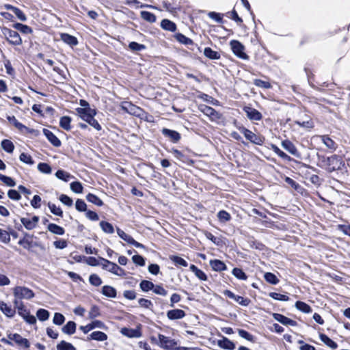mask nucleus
I'll return each instance as SVG.
<instances>
[{
	"label": "nucleus",
	"instance_id": "16",
	"mask_svg": "<svg viewBox=\"0 0 350 350\" xmlns=\"http://www.w3.org/2000/svg\"><path fill=\"white\" fill-rule=\"evenodd\" d=\"M39 221L38 216H33L31 219L21 217V222L27 230H32L35 228Z\"/></svg>",
	"mask_w": 350,
	"mask_h": 350
},
{
	"label": "nucleus",
	"instance_id": "5",
	"mask_svg": "<svg viewBox=\"0 0 350 350\" xmlns=\"http://www.w3.org/2000/svg\"><path fill=\"white\" fill-rule=\"evenodd\" d=\"M233 53L242 59H247L248 55L244 52L245 46L238 40H231L230 42Z\"/></svg>",
	"mask_w": 350,
	"mask_h": 350
},
{
	"label": "nucleus",
	"instance_id": "26",
	"mask_svg": "<svg viewBox=\"0 0 350 350\" xmlns=\"http://www.w3.org/2000/svg\"><path fill=\"white\" fill-rule=\"evenodd\" d=\"M161 27L163 29L171 32H174L176 30V25L168 19H163L161 22Z\"/></svg>",
	"mask_w": 350,
	"mask_h": 350
},
{
	"label": "nucleus",
	"instance_id": "4",
	"mask_svg": "<svg viewBox=\"0 0 350 350\" xmlns=\"http://www.w3.org/2000/svg\"><path fill=\"white\" fill-rule=\"evenodd\" d=\"M13 294L16 298L20 299H30L35 296L34 293L31 289L25 286H16L13 289Z\"/></svg>",
	"mask_w": 350,
	"mask_h": 350
},
{
	"label": "nucleus",
	"instance_id": "10",
	"mask_svg": "<svg viewBox=\"0 0 350 350\" xmlns=\"http://www.w3.org/2000/svg\"><path fill=\"white\" fill-rule=\"evenodd\" d=\"M95 328L106 329L107 327L103 321L99 320L93 321L85 326L81 325L79 327V329H81L84 334L88 333L90 331Z\"/></svg>",
	"mask_w": 350,
	"mask_h": 350
},
{
	"label": "nucleus",
	"instance_id": "18",
	"mask_svg": "<svg viewBox=\"0 0 350 350\" xmlns=\"http://www.w3.org/2000/svg\"><path fill=\"white\" fill-rule=\"evenodd\" d=\"M162 134L168 137L173 143H177L180 139V135L178 132L169 129H163Z\"/></svg>",
	"mask_w": 350,
	"mask_h": 350
},
{
	"label": "nucleus",
	"instance_id": "36",
	"mask_svg": "<svg viewBox=\"0 0 350 350\" xmlns=\"http://www.w3.org/2000/svg\"><path fill=\"white\" fill-rule=\"evenodd\" d=\"M13 27L23 33L28 34L32 32V29L30 27L22 23H15L13 25Z\"/></svg>",
	"mask_w": 350,
	"mask_h": 350
},
{
	"label": "nucleus",
	"instance_id": "32",
	"mask_svg": "<svg viewBox=\"0 0 350 350\" xmlns=\"http://www.w3.org/2000/svg\"><path fill=\"white\" fill-rule=\"evenodd\" d=\"M204 55L210 59H219L220 58V54L218 52L213 51L210 47H206L204 49Z\"/></svg>",
	"mask_w": 350,
	"mask_h": 350
},
{
	"label": "nucleus",
	"instance_id": "47",
	"mask_svg": "<svg viewBox=\"0 0 350 350\" xmlns=\"http://www.w3.org/2000/svg\"><path fill=\"white\" fill-rule=\"evenodd\" d=\"M321 140L323 143L330 149H335L336 148V144L335 142L327 135H322L321 136Z\"/></svg>",
	"mask_w": 350,
	"mask_h": 350
},
{
	"label": "nucleus",
	"instance_id": "11",
	"mask_svg": "<svg viewBox=\"0 0 350 350\" xmlns=\"http://www.w3.org/2000/svg\"><path fill=\"white\" fill-rule=\"evenodd\" d=\"M117 233L121 239H122L124 241H125L128 243L131 244L136 247H139V248L145 247V246L143 244L136 241L131 236L127 234L126 233H125L122 230L120 229L119 228H117Z\"/></svg>",
	"mask_w": 350,
	"mask_h": 350
},
{
	"label": "nucleus",
	"instance_id": "41",
	"mask_svg": "<svg viewBox=\"0 0 350 350\" xmlns=\"http://www.w3.org/2000/svg\"><path fill=\"white\" fill-rule=\"evenodd\" d=\"M217 218L221 223H226L231 219V215L226 211H220L217 213Z\"/></svg>",
	"mask_w": 350,
	"mask_h": 350
},
{
	"label": "nucleus",
	"instance_id": "25",
	"mask_svg": "<svg viewBox=\"0 0 350 350\" xmlns=\"http://www.w3.org/2000/svg\"><path fill=\"white\" fill-rule=\"evenodd\" d=\"M217 343L221 348L224 349L233 350L235 348L234 343L226 337H223L221 340H218Z\"/></svg>",
	"mask_w": 350,
	"mask_h": 350
},
{
	"label": "nucleus",
	"instance_id": "53",
	"mask_svg": "<svg viewBox=\"0 0 350 350\" xmlns=\"http://www.w3.org/2000/svg\"><path fill=\"white\" fill-rule=\"evenodd\" d=\"M48 206L51 211V212L57 216L62 217L63 216V211L61 209L60 207L56 206L55 204H52L51 202L48 203Z\"/></svg>",
	"mask_w": 350,
	"mask_h": 350
},
{
	"label": "nucleus",
	"instance_id": "59",
	"mask_svg": "<svg viewBox=\"0 0 350 350\" xmlns=\"http://www.w3.org/2000/svg\"><path fill=\"white\" fill-rule=\"evenodd\" d=\"M121 333L130 338L138 337L139 335L137 334V331L132 329L123 328L121 330Z\"/></svg>",
	"mask_w": 350,
	"mask_h": 350
},
{
	"label": "nucleus",
	"instance_id": "3",
	"mask_svg": "<svg viewBox=\"0 0 350 350\" xmlns=\"http://www.w3.org/2000/svg\"><path fill=\"white\" fill-rule=\"evenodd\" d=\"M327 170L329 172H334L341 170L345 165V163L342 158L338 155H332L327 158Z\"/></svg>",
	"mask_w": 350,
	"mask_h": 350
},
{
	"label": "nucleus",
	"instance_id": "37",
	"mask_svg": "<svg viewBox=\"0 0 350 350\" xmlns=\"http://www.w3.org/2000/svg\"><path fill=\"white\" fill-rule=\"evenodd\" d=\"M57 350H77L70 342L65 340L60 341L56 346Z\"/></svg>",
	"mask_w": 350,
	"mask_h": 350
},
{
	"label": "nucleus",
	"instance_id": "60",
	"mask_svg": "<svg viewBox=\"0 0 350 350\" xmlns=\"http://www.w3.org/2000/svg\"><path fill=\"white\" fill-rule=\"evenodd\" d=\"M55 176L57 178L66 182H67L70 177V174L62 170H57L55 173Z\"/></svg>",
	"mask_w": 350,
	"mask_h": 350
},
{
	"label": "nucleus",
	"instance_id": "8",
	"mask_svg": "<svg viewBox=\"0 0 350 350\" xmlns=\"http://www.w3.org/2000/svg\"><path fill=\"white\" fill-rule=\"evenodd\" d=\"M10 340H14L15 343L20 347L28 349L30 347V342L27 338H23L18 334H10L8 335Z\"/></svg>",
	"mask_w": 350,
	"mask_h": 350
},
{
	"label": "nucleus",
	"instance_id": "61",
	"mask_svg": "<svg viewBox=\"0 0 350 350\" xmlns=\"http://www.w3.org/2000/svg\"><path fill=\"white\" fill-rule=\"evenodd\" d=\"M238 333L241 337L246 339L247 340L250 341V342L254 341V337L251 334H250L248 332H247L244 329H239Z\"/></svg>",
	"mask_w": 350,
	"mask_h": 350
},
{
	"label": "nucleus",
	"instance_id": "63",
	"mask_svg": "<svg viewBox=\"0 0 350 350\" xmlns=\"http://www.w3.org/2000/svg\"><path fill=\"white\" fill-rule=\"evenodd\" d=\"M59 200L62 203L68 206H72L73 204L72 199L66 194H62L59 196Z\"/></svg>",
	"mask_w": 350,
	"mask_h": 350
},
{
	"label": "nucleus",
	"instance_id": "57",
	"mask_svg": "<svg viewBox=\"0 0 350 350\" xmlns=\"http://www.w3.org/2000/svg\"><path fill=\"white\" fill-rule=\"evenodd\" d=\"M75 208L79 212H86L87 211V204L86 203L81 199H77L75 202Z\"/></svg>",
	"mask_w": 350,
	"mask_h": 350
},
{
	"label": "nucleus",
	"instance_id": "56",
	"mask_svg": "<svg viewBox=\"0 0 350 350\" xmlns=\"http://www.w3.org/2000/svg\"><path fill=\"white\" fill-rule=\"evenodd\" d=\"M254 84L257 87L265 89H269L271 88V85L269 81H262L258 79H256L254 80Z\"/></svg>",
	"mask_w": 350,
	"mask_h": 350
},
{
	"label": "nucleus",
	"instance_id": "64",
	"mask_svg": "<svg viewBox=\"0 0 350 350\" xmlns=\"http://www.w3.org/2000/svg\"><path fill=\"white\" fill-rule=\"evenodd\" d=\"M138 304L141 307L148 309H151L153 306V304L150 300L144 298H140L138 300Z\"/></svg>",
	"mask_w": 350,
	"mask_h": 350
},
{
	"label": "nucleus",
	"instance_id": "1",
	"mask_svg": "<svg viewBox=\"0 0 350 350\" xmlns=\"http://www.w3.org/2000/svg\"><path fill=\"white\" fill-rule=\"evenodd\" d=\"M238 129L251 143L260 146L263 144L265 141L264 137L254 133L252 131L243 126H239Z\"/></svg>",
	"mask_w": 350,
	"mask_h": 350
},
{
	"label": "nucleus",
	"instance_id": "55",
	"mask_svg": "<svg viewBox=\"0 0 350 350\" xmlns=\"http://www.w3.org/2000/svg\"><path fill=\"white\" fill-rule=\"evenodd\" d=\"M38 169L40 172L47 174H51L52 171L51 166L46 163H40Z\"/></svg>",
	"mask_w": 350,
	"mask_h": 350
},
{
	"label": "nucleus",
	"instance_id": "33",
	"mask_svg": "<svg viewBox=\"0 0 350 350\" xmlns=\"http://www.w3.org/2000/svg\"><path fill=\"white\" fill-rule=\"evenodd\" d=\"M99 225L100 228L105 233L113 234L114 232V228L111 224L105 221H101Z\"/></svg>",
	"mask_w": 350,
	"mask_h": 350
},
{
	"label": "nucleus",
	"instance_id": "42",
	"mask_svg": "<svg viewBox=\"0 0 350 350\" xmlns=\"http://www.w3.org/2000/svg\"><path fill=\"white\" fill-rule=\"evenodd\" d=\"M140 288L144 292L152 290L154 287V284L148 280H144L139 284Z\"/></svg>",
	"mask_w": 350,
	"mask_h": 350
},
{
	"label": "nucleus",
	"instance_id": "51",
	"mask_svg": "<svg viewBox=\"0 0 350 350\" xmlns=\"http://www.w3.org/2000/svg\"><path fill=\"white\" fill-rule=\"evenodd\" d=\"M0 180L8 187H14L16 182L11 177L0 174Z\"/></svg>",
	"mask_w": 350,
	"mask_h": 350
},
{
	"label": "nucleus",
	"instance_id": "23",
	"mask_svg": "<svg viewBox=\"0 0 350 350\" xmlns=\"http://www.w3.org/2000/svg\"><path fill=\"white\" fill-rule=\"evenodd\" d=\"M107 335L103 332H100V331H96V332H93L91 334L89 335V336H88V338L87 340H97V341H105L107 339Z\"/></svg>",
	"mask_w": 350,
	"mask_h": 350
},
{
	"label": "nucleus",
	"instance_id": "6",
	"mask_svg": "<svg viewBox=\"0 0 350 350\" xmlns=\"http://www.w3.org/2000/svg\"><path fill=\"white\" fill-rule=\"evenodd\" d=\"M18 314L29 324L33 325L36 323V319L31 315L29 312L25 308L23 303H20V307L17 309Z\"/></svg>",
	"mask_w": 350,
	"mask_h": 350
},
{
	"label": "nucleus",
	"instance_id": "21",
	"mask_svg": "<svg viewBox=\"0 0 350 350\" xmlns=\"http://www.w3.org/2000/svg\"><path fill=\"white\" fill-rule=\"evenodd\" d=\"M61 40L70 46H77L78 44V40L76 37L66 33L60 34Z\"/></svg>",
	"mask_w": 350,
	"mask_h": 350
},
{
	"label": "nucleus",
	"instance_id": "27",
	"mask_svg": "<svg viewBox=\"0 0 350 350\" xmlns=\"http://www.w3.org/2000/svg\"><path fill=\"white\" fill-rule=\"evenodd\" d=\"M0 310L8 317H12L15 314V310L2 301H0Z\"/></svg>",
	"mask_w": 350,
	"mask_h": 350
},
{
	"label": "nucleus",
	"instance_id": "43",
	"mask_svg": "<svg viewBox=\"0 0 350 350\" xmlns=\"http://www.w3.org/2000/svg\"><path fill=\"white\" fill-rule=\"evenodd\" d=\"M176 39L180 43L185 44V45H189L193 44V41L191 39L186 37L185 35L178 33L175 35Z\"/></svg>",
	"mask_w": 350,
	"mask_h": 350
},
{
	"label": "nucleus",
	"instance_id": "44",
	"mask_svg": "<svg viewBox=\"0 0 350 350\" xmlns=\"http://www.w3.org/2000/svg\"><path fill=\"white\" fill-rule=\"evenodd\" d=\"M49 312L45 309L40 308L38 310L36 316L41 321H46L49 318Z\"/></svg>",
	"mask_w": 350,
	"mask_h": 350
},
{
	"label": "nucleus",
	"instance_id": "54",
	"mask_svg": "<svg viewBox=\"0 0 350 350\" xmlns=\"http://www.w3.org/2000/svg\"><path fill=\"white\" fill-rule=\"evenodd\" d=\"M100 315L99 308L97 306H92L88 313V317L90 319H94Z\"/></svg>",
	"mask_w": 350,
	"mask_h": 350
},
{
	"label": "nucleus",
	"instance_id": "29",
	"mask_svg": "<svg viewBox=\"0 0 350 350\" xmlns=\"http://www.w3.org/2000/svg\"><path fill=\"white\" fill-rule=\"evenodd\" d=\"M76 323L74 321H68L62 329V331L66 334H73L76 331Z\"/></svg>",
	"mask_w": 350,
	"mask_h": 350
},
{
	"label": "nucleus",
	"instance_id": "48",
	"mask_svg": "<svg viewBox=\"0 0 350 350\" xmlns=\"http://www.w3.org/2000/svg\"><path fill=\"white\" fill-rule=\"evenodd\" d=\"M264 278L267 282L271 284H277L279 282V280L277 278L276 275L270 272L266 273Z\"/></svg>",
	"mask_w": 350,
	"mask_h": 350
},
{
	"label": "nucleus",
	"instance_id": "28",
	"mask_svg": "<svg viewBox=\"0 0 350 350\" xmlns=\"http://www.w3.org/2000/svg\"><path fill=\"white\" fill-rule=\"evenodd\" d=\"M102 293L105 296H106L107 297H110V298H115L117 295V291H116V288L111 286H108V285H105V286H103Z\"/></svg>",
	"mask_w": 350,
	"mask_h": 350
},
{
	"label": "nucleus",
	"instance_id": "9",
	"mask_svg": "<svg viewBox=\"0 0 350 350\" xmlns=\"http://www.w3.org/2000/svg\"><path fill=\"white\" fill-rule=\"evenodd\" d=\"M282 147L288 151L290 154L297 158H301V153L298 151L294 144L288 139H285L281 142Z\"/></svg>",
	"mask_w": 350,
	"mask_h": 350
},
{
	"label": "nucleus",
	"instance_id": "50",
	"mask_svg": "<svg viewBox=\"0 0 350 350\" xmlns=\"http://www.w3.org/2000/svg\"><path fill=\"white\" fill-rule=\"evenodd\" d=\"M122 109L131 114H135L137 111L139 109V107L130 103H126L125 105L122 106Z\"/></svg>",
	"mask_w": 350,
	"mask_h": 350
},
{
	"label": "nucleus",
	"instance_id": "30",
	"mask_svg": "<svg viewBox=\"0 0 350 350\" xmlns=\"http://www.w3.org/2000/svg\"><path fill=\"white\" fill-rule=\"evenodd\" d=\"M47 229L51 232L57 235H63L65 233V230L62 227L52 223L48 225Z\"/></svg>",
	"mask_w": 350,
	"mask_h": 350
},
{
	"label": "nucleus",
	"instance_id": "49",
	"mask_svg": "<svg viewBox=\"0 0 350 350\" xmlns=\"http://www.w3.org/2000/svg\"><path fill=\"white\" fill-rule=\"evenodd\" d=\"M70 189L76 193H81L83 192V185L79 181H75L70 183Z\"/></svg>",
	"mask_w": 350,
	"mask_h": 350
},
{
	"label": "nucleus",
	"instance_id": "14",
	"mask_svg": "<svg viewBox=\"0 0 350 350\" xmlns=\"http://www.w3.org/2000/svg\"><path fill=\"white\" fill-rule=\"evenodd\" d=\"M8 120L9 122L12 124H13L17 129H18L22 133H33L35 131L33 129H30L22 123L19 122L15 116H8L7 117Z\"/></svg>",
	"mask_w": 350,
	"mask_h": 350
},
{
	"label": "nucleus",
	"instance_id": "58",
	"mask_svg": "<svg viewBox=\"0 0 350 350\" xmlns=\"http://www.w3.org/2000/svg\"><path fill=\"white\" fill-rule=\"evenodd\" d=\"M65 321V317L64 316L59 312H55L54 314V317L53 319V322L54 324L57 325H62Z\"/></svg>",
	"mask_w": 350,
	"mask_h": 350
},
{
	"label": "nucleus",
	"instance_id": "20",
	"mask_svg": "<svg viewBox=\"0 0 350 350\" xmlns=\"http://www.w3.org/2000/svg\"><path fill=\"white\" fill-rule=\"evenodd\" d=\"M185 316V312L180 309H174L168 310L167 317L170 320H176L183 319Z\"/></svg>",
	"mask_w": 350,
	"mask_h": 350
},
{
	"label": "nucleus",
	"instance_id": "15",
	"mask_svg": "<svg viewBox=\"0 0 350 350\" xmlns=\"http://www.w3.org/2000/svg\"><path fill=\"white\" fill-rule=\"evenodd\" d=\"M160 346L166 349H173L176 345V342L163 334H159Z\"/></svg>",
	"mask_w": 350,
	"mask_h": 350
},
{
	"label": "nucleus",
	"instance_id": "13",
	"mask_svg": "<svg viewBox=\"0 0 350 350\" xmlns=\"http://www.w3.org/2000/svg\"><path fill=\"white\" fill-rule=\"evenodd\" d=\"M243 111L245 112L247 117L252 121H260L262 118L260 112L254 108L245 106L243 107Z\"/></svg>",
	"mask_w": 350,
	"mask_h": 350
},
{
	"label": "nucleus",
	"instance_id": "45",
	"mask_svg": "<svg viewBox=\"0 0 350 350\" xmlns=\"http://www.w3.org/2000/svg\"><path fill=\"white\" fill-rule=\"evenodd\" d=\"M170 260L175 263L176 265H180L184 267H187L188 266L187 262L183 259V258L177 256H170Z\"/></svg>",
	"mask_w": 350,
	"mask_h": 350
},
{
	"label": "nucleus",
	"instance_id": "22",
	"mask_svg": "<svg viewBox=\"0 0 350 350\" xmlns=\"http://www.w3.org/2000/svg\"><path fill=\"white\" fill-rule=\"evenodd\" d=\"M99 260L101 261L100 265L103 269H105L111 273H113L115 271L117 264L112 262L105 258H99Z\"/></svg>",
	"mask_w": 350,
	"mask_h": 350
},
{
	"label": "nucleus",
	"instance_id": "38",
	"mask_svg": "<svg viewBox=\"0 0 350 350\" xmlns=\"http://www.w3.org/2000/svg\"><path fill=\"white\" fill-rule=\"evenodd\" d=\"M1 145V148L8 153H12L14 151V145L12 142L9 139H3Z\"/></svg>",
	"mask_w": 350,
	"mask_h": 350
},
{
	"label": "nucleus",
	"instance_id": "46",
	"mask_svg": "<svg viewBox=\"0 0 350 350\" xmlns=\"http://www.w3.org/2000/svg\"><path fill=\"white\" fill-rule=\"evenodd\" d=\"M232 275L236 277L237 279L246 280L247 278V275L243 272L241 269L239 268H234L232 271Z\"/></svg>",
	"mask_w": 350,
	"mask_h": 350
},
{
	"label": "nucleus",
	"instance_id": "31",
	"mask_svg": "<svg viewBox=\"0 0 350 350\" xmlns=\"http://www.w3.org/2000/svg\"><path fill=\"white\" fill-rule=\"evenodd\" d=\"M319 338L323 342H324L327 346L329 347L330 348L335 349L338 347L337 343L333 341L327 335L324 334H320Z\"/></svg>",
	"mask_w": 350,
	"mask_h": 350
},
{
	"label": "nucleus",
	"instance_id": "34",
	"mask_svg": "<svg viewBox=\"0 0 350 350\" xmlns=\"http://www.w3.org/2000/svg\"><path fill=\"white\" fill-rule=\"evenodd\" d=\"M86 200L89 202H91L98 206H101L103 205V202L102 201V200H100L98 196L93 193H88L86 196Z\"/></svg>",
	"mask_w": 350,
	"mask_h": 350
},
{
	"label": "nucleus",
	"instance_id": "7",
	"mask_svg": "<svg viewBox=\"0 0 350 350\" xmlns=\"http://www.w3.org/2000/svg\"><path fill=\"white\" fill-rule=\"evenodd\" d=\"M199 109L204 114L210 117L213 120H219L221 118V113L211 107L202 105L199 107Z\"/></svg>",
	"mask_w": 350,
	"mask_h": 350
},
{
	"label": "nucleus",
	"instance_id": "12",
	"mask_svg": "<svg viewBox=\"0 0 350 350\" xmlns=\"http://www.w3.org/2000/svg\"><path fill=\"white\" fill-rule=\"evenodd\" d=\"M79 116L85 122H88L92 117L96 115V110L92 108L80 109H76Z\"/></svg>",
	"mask_w": 350,
	"mask_h": 350
},
{
	"label": "nucleus",
	"instance_id": "2",
	"mask_svg": "<svg viewBox=\"0 0 350 350\" xmlns=\"http://www.w3.org/2000/svg\"><path fill=\"white\" fill-rule=\"evenodd\" d=\"M1 32L10 44L16 46L22 44V39L17 31L8 27H3Z\"/></svg>",
	"mask_w": 350,
	"mask_h": 350
},
{
	"label": "nucleus",
	"instance_id": "19",
	"mask_svg": "<svg viewBox=\"0 0 350 350\" xmlns=\"http://www.w3.org/2000/svg\"><path fill=\"white\" fill-rule=\"evenodd\" d=\"M43 133L53 146L55 147H59L61 146V141L51 131L44 129Z\"/></svg>",
	"mask_w": 350,
	"mask_h": 350
},
{
	"label": "nucleus",
	"instance_id": "35",
	"mask_svg": "<svg viewBox=\"0 0 350 350\" xmlns=\"http://www.w3.org/2000/svg\"><path fill=\"white\" fill-rule=\"evenodd\" d=\"M71 118L69 116H63L60 118L59 125L60 126L66 131H70L71 129L70 126Z\"/></svg>",
	"mask_w": 350,
	"mask_h": 350
},
{
	"label": "nucleus",
	"instance_id": "52",
	"mask_svg": "<svg viewBox=\"0 0 350 350\" xmlns=\"http://www.w3.org/2000/svg\"><path fill=\"white\" fill-rule=\"evenodd\" d=\"M89 282L94 286H99L103 282L101 278L95 273L90 275Z\"/></svg>",
	"mask_w": 350,
	"mask_h": 350
},
{
	"label": "nucleus",
	"instance_id": "40",
	"mask_svg": "<svg viewBox=\"0 0 350 350\" xmlns=\"http://www.w3.org/2000/svg\"><path fill=\"white\" fill-rule=\"evenodd\" d=\"M141 17L149 23H154L156 21V16L148 11H142L140 12Z\"/></svg>",
	"mask_w": 350,
	"mask_h": 350
},
{
	"label": "nucleus",
	"instance_id": "24",
	"mask_svg": "<svg viewBox=\"0 0 350 350\" xmlns=\"http://www.w3.org/2000/svg\"><path fill=\"white\" fill-rule=\"evenodd\" d=\"M210 265L215 271H221L227 269L225 263L223 261L217 259L210 260Z\"/></svg>",
	"mask_w": 350,
	"mask_h": 350
},
{
	"label": "nucleus",
	"instance_id": "62",
	"mask_svg": "<svg viewBox=\"0 0 350 350\" xmlns=\"http://www.w3.org/2000/svg\"><path fill=\"white\" fill-rule=\"evenodd\" d=\"M129 49L133 51H140L146 49L145 45L139 44L136 42H131L129 44Z\"/></svg>",
	"mask_w": 350,
	"mask_h": 350
},
{
	"label": "nucleus",
	"instance_id": "39",
	"mask_svg": "<svg viewBox=\"0 0 350 350\" xmlns=\"http://www.w3.org/2000/svg\"><path fill=\"white\" fill-rule=\"evenodd\" d=\"M295 306L299 310H300L304 313H310L312 312L311 307L308 304H306L305 302H303L301 301H297L295 303Z\"/></svg>",
	"mask_w": 350,
	"mask_h": 350
},
{
	"label": "nucleus",
	"instance_id": "17",
	"mask_svg": "<svg viewBox=\"0 0 350 350\" xmlns=\"http://www.w3.org/2000/svg\"><path fill=\"white\" fill-rule=\"evenodd\" d=\"M273 317L275 320L280 322L284 325L295 326L297 324L295 321L292 320L281 314L273 313Z\"/></svg>",
	"mask_w": 350,
	"mask_h": 350
}]
</instances>
